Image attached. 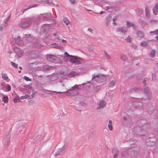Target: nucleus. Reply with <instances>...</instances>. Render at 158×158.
I'll list each match as a JSON object with an SVG mask.
<instances>
[{
  "label": "nucleus",
  "mask_w": 158,
  "mask_h": 158,
  "mask_svg": "<svg viewBox=\"0 0 158 158\" xmlns=\"http://www.w3.org/2000/svg\"><path fill=\"white\" fill-rule=\"evenodd\" d=\"M117 18L118 17H115L114 18H113V21L114 22V21L116 20L117 19Z\"/></svg>",
  "instance_id": "54"
},
{
  "label": "nucleus",
  "mask_w": 158,
  "mask_h": 158,
  "mask_svg": "<svg viewBox=\"0 0 158 158\" xmlns=\"http://www.w3.org/2000/svg\"><path fill=\"white\" fill-rule=\"evenodd\" d=\"M133 23L129 21H127V22L126 25L129 27H132V26H133Z\"/></svg>",
  "instance_id": "29"
},
{
  "label": "nucleus",
  "mask_w": 158,
  "mask_h": 158,
  "mask_svg": "<svg viewBox=\"0 0 158 158\" xmlns=\"http://www.w3.org/2000/svg\"><path fill=\"white\" fill-rule=\"evenodd\" d=\"M64 150V147L63 146L62 148L59 149L54 154V155L55 156H56L58 155H61L62 154V151Z\"/></svg>",
  "instance_id": "15"
},
{
  "label": "nucleus",
  "mask_w": 158,
  "mask_h": 158,
  "mask_svg": "<svg viewBox=\"0 0 158 158\" xmlns=\"http://www.w3.org/2000/svg\"><path fill=\"white\" fill-rule=\"evenodd\" d=\"M80 104L83 106H87V104L84 102H79Z\"/></svg>",
  "instance_id": "43"
},
{
  "label": "nucleus",
  "mask_w": 158,
  "mask_h": 158,
  "mask_svg": "<svg viewBox=\"0 0 158 158\" xmlns=\"http://www.w3.org/2000/svg\"><path fill=\"white\" fill-rule=\"evenodd\" d=\"M43 17H44L46 19H48L50 15L49 14H44L43 15Z\"/></svg>",
  "instance_id": "35"
},
{
  "label": "nucleus",
  "mask_w": 158,
  "mask_h": 158,
  "mask_svg": "<svg viewBox=\"0 0 158 158\" xmlns=\"http://www.w3.org/2000/svg\"><path fill=\"white\" fill-rule=\"evenodd\" d=\"M30 24L31 22L29 21H23L20 23L19 26L20 27L24 28L28 26Z\"/></svg>",
  "instance_id": "8"
},
{
  "label": "nucleus",
  "mask_w": 158,
  "mask_h": 158,
  "mask_svg": "<svg viewBox=\"0 0 158 158\" xmlns=\"http://www.w3.org/2000/svg\"><path fill=\"white\" fill-rule=\"evenodd\" d=\"M116 153L114 154V156L113 158H117L118 157V152L117 151H116Z\"/></svg>",
  "instance_id": "47"
},
{
  "label": "nucleus",
  "mask_w": 158,
  "mask_h": 158,
  "mask_svg": "<svg viewBox=\"0 0 158 158\" xmlns=\"http://www.w3.org/2000/svg\"><path fill=\"white\" fill-rule=\"evenodd\" d=\"M98 105L99 106L97 108V110L102 109L106 106V103L104 101H102L98 103Z\"/></svg>",
  "instance_id": "12"
},
{
  "label": "nucleus",
  "mask_w": 158,
  "mask_h": 158,
  "mask_svg": "<svg viewBox=\"0 0 158 158\" xmlns=\"http://www.w3.org/2000/svg\"><path fill=\"white\" fill-rule=\"evenodd\" d=\"M104 13V11H101L100 13V14H103V13Z\"/></svg>",
  "instance_id": "61"
},
{
  "label": "nucleus",
  "mask_w": 158,
  "mask_h": 158,
  "mask_svg": "<svg viewBox=\"0 0 158 158\" xmlns=\"http://www.w3.org/2000/svg\"><path fill=\"white\" fill-rule=\"evenodd\" d=\"M112 124V121L111 120H109L108 127L109 130L111 131L113 130Z\"/></svg>",
  "instance_id": "19"
},
{
  "label": "nucleus",
  "mask_w": 158,
  "mask_h": 158,
  "mask_svg": "<svg viewBox=\"0 0 158 158\" xmlns=\"http://www.w3.org/2000/svg\"><path fill=\"white\" fill-rule=\"evenodd\" d=\"M136 12L138 15H140L143 12V10L142 9H137L136 10Z\"/></svg>",
  "instance_id": "25"
},
{
  "label": "nucleus",
  "mask_w": 158,
  "mask_h": 158,
  "mask_svg": "<svg viewBox=\"0 0 158 158\" xmlns=\"http://www.w3.org/2000/svg\"><path fill=\"white\" fill-rule=\"evenodd\" d=\"M105 56L108 59H110V55L107 54H106L105 53Z\"/></svg>",
  "instance_id": "49"
},
{
  "label": "nucleus",
  "mask_w": 158,
  "mask_h": 158,
  "mask_svg": "<svg viewBox=\"0 0 158 158\" xmlns=\"http://www.w3.org/2000/svg\"><path fill=\"white\" fill-rule=\"evenodd\" d=\"M101 88V87L99 85H96L95 86V87L94 89V90L95 91H97L100 89Z\"/></svg>",
  "instance_id": "40"
},
{
  "label": "nucleus",
  "mask_w": 158,
  "mask_h": 158,
  "mask_svg": "<svg viewBox=\"0 0 158 158\" xmlns=\"http://www.w3.org/2000/svg\"><path fill=\"white\" fill-rule=\"evenodd\" d=\"M59 88L61 90H65V91H67L65 92L66 93L68 92V90L66 89L65 85L63 83L61 84V85L59 86Z\"/></svg>",
  "instance_id": "18"
},
{
  "label": "nucleus",
  "mask_w": 158,
  "mask_h": 158,
  "mask_svg": "<svg viewBox=\"0 0 158 158\" xmlns=\"http://www.w3.org/2000/svg\"><path fill=\"white\" fill-rule=\"evenodd\" d=\"M148 60L147 59H145V61L147 62Z\"/></svg>",
  "instance_id": "64"
},
{
  "label": "nucleus",
  "mask_w": 158,
  "mask_h": 158,
  "mask_svg": "<svg viewBox=\"0 0 158 158\" xmlns=\"http://www.w3.org/2000/svg\"><path fill=\"white\" fill-rule=\"evenodd\" d=\"M47 93L48 94H53V92L54 93H64L65 91H62V92H60V91H51L49 90H47L46 91Z\"/></svg>",
  "instance_id": "21"
},
{
  "label": "nucleus",
  "mask_w": 158,
  "mask_h": 158,
  "mask_svg": "<svg viewBox=\"0 0 158 158\" xmlns=\"http://www.w3.org/2000/svg\"><path fill=\"white\" fill-rule=\"evenodd\" d=\"M81 85H75L74 86L72 87L71 89L68 90V92H66V94L68 95H77L78 93L77 91L75 90V89H81Z\"/></svg>",
  "instance_id": "1"
},
{
  "label": "nucleus",
  "mask_w": 158,
  "mask_h": 158,
  "mask_svg": "<svg viewBox=\"0 0 158 158\" xmlns=\"http://www.w3.org/2000/svg\"><path fill=\"white\" fill-rule=\"evenodd\" d=\"M141 45L143 47H146L148 44V43L146 41H142L141 43Z\"/></svg>",
  "instance_id": "34"
},
{
  "label": "nucleus",
  "mask_w": 158,
  "mask_h": 158,
  "mask_svg": "<svg viewBox=\"0 0 158 158\" xmlns=\"http://www.w3.org/2000/svg\"><path fill=\"white\" fill-rule=\"evenodd\" d=\"M49 69V67L47 65L44 66L43 67V69L45 71H47Z\"/></svg>",
  "instance_id": "42"
},
{
  "label": "nucleus",
  "mask_w": 158,
  "mask_h": 158,
  "mask_svg": "<svg viewBox=\"0 0 158 158\" xmlns=\"http://www.w3.org/2000/svg\"><path fill=\"white\" fill-rule=\"evenodd\" d=\"M150 23L152 24H154L158 23V20L155 19H152L150 20Z\"/></svg>",
  "instance_id": "32"
},
{
  "label": "nucleus",
  "mask_w": 158,
  "mask_h": 158,
  "mask_svg": "<svg viewBox=\"0 0 158 158\" xmlns=\"http://www.w3.org/2000/svg\"><path fill=\"white\" fill-rule=\"evenodd\" d=\"M133 26H132V27H133V28L134 29H135L136 28V26H135V24H133Z\"/></svg>",
  "instance_id": "58"
},
{
  "label": "nucleus",
  "mask_w": 158,
  "mask_h": 158,
  "mask_svg": "<svg viewBox=\"0 0 158 158\" xmlns=\"http://www.w3.org/2000/svg\"><path fill=\"white\" fill-rule=\"evenodd\" d=\"M144 92L146 93H148V94H150V90L147 87L145 88Z\"/></svg>",
  "instance_id": "41"
},
{
  "label": "nucleus",
  "mask_w": 158,
  "mask_h": 158,
  "mask_svg": "<svg viewBox=\"0 0 158 158\" xmlns=\"http://www.w3.org/2000/svg\"><path fill=\"white\" fill-rule=\"evenodd\" d=\"M10 63H11V65L13 67H14L15 68H18V65L17 64L15 63H14L13 61H11Z\"/></svg>",
  "instance_id": "37"
},
{
  "label": "nucleus",
  "mask_w": 158,
  "mask_h": 158,
  "mask_svg": "<svg viewBox=\"0 0 158 158\" xmlns=\"http://www.w3.org/2000/svg\"><path fill=\"white\" fill-rule=\"evenodd\" d=\"M13 50L15 52L16 56L18 58L22 57L23 53V51L17 47L13 48Z\"/></svg>",
  "instance_id": "7"
},
{
  "label": "nucleus",
  "mask_w": 158,
  "mask_h": 158,
  "mask_svg": "<svg viewBox=\"0 0 158 158\" xmlns=\"http://www.w3.org/2000/svg\"><path fill=\"white\" fill-rule=\"evenodd\" d=\"M8 21V20L7 19H6L5 22H4V24H3L4 25V27H6L7 25V23Z\"/></svg>",
  "instance_id": "44"
},
{
  "label": "nucleus",
  "mask_w": 158,
  "mask_h": 158,
  "mask_svg": "<svg viewBox=\"0 0 158 158\" xmlns=\"http://www.w3.org/2000/svg\"><path fill=\"white\" fill-rule=\"evenodd\" d=\"M20 100V98L16 97L13 99V102L15 103H16L19 102Z\"/></svg>",
  "instance_id": "33"
},
{
  "label": "nucleus",
  "mask_w": 158,
  "mask_h": 158,
  "mask_svg": "<svg viewBox=\"0 0 158 158\" xmlns=\"http://www.w3.org/2000/svg\"><path fill=\"white\" fill-rule=\"evenodd\" d=\"M148 80V79L147 78L144 79L143 80V82L144 84L145 81Z\"/></svg>",
  "instance_id": "60"
},
{
  "label": "nucleus",
  "mask_w": 158,
  "mask_h": 158,
  "mask_svg": "<svg viewBox=\"0 0 158 158\" xmlns=\"http://www.w3.org/2000/svg\"><path fill=\"white\" fill-rule=\"evenodd\" d=\"M137 36L140 38L143 37L144 36L143 33L140 31H138L137 32Z\"/></svg>",
  "instance_id": "22"
},
{
  "label": "nucleus",
  "mask_w": 158,
  "mask_h": 158,
  "mask_svg": "<svg viewBox=\"0 0 158 158\" xmlns=\"http://www.w3.org/2000/svg\"><path fill=\"white\" fill-rule=\"evenodd\" d=\"M2 101L5 103H7L8 101V96H6L5 97H3L2 98Z\"/></svg>",
  "instance_id": "27"
},
{
  "label": "nucleus",
  "mask_w": 158,
  "mask_h": 158,
  "mask_svg": "<svg viewBox=\"0 0 158 158\" xmlns=\"http://www.w3.org/2000/svg\"><path fill=\"white\" fill-rule=\"evenodd\" d=\"M146 16L147 18H149L150 16L149 10L148 7L146 6L145 8Z\"/></svg>",
  "instance_id": "17"
},
{
  "label": "nucleus",
  "mask_w": 158,
  "mask_h": 158,
  "mask_svg": "<svg viewBox=\"0 0 158 158\" xmlns=\"http://www.w3.org/2000/svg\"><path fill=\"white\" fill-rule=\"evenodd\" d=\"M80 59V58L76 56L72 55V56H71V58L69 59V62L74 65L80 64L81 62L79 60Z\"/></svg>",
  "instance_id": "5"
},
{
  "label": "nucleus",
  "mask_w": 158,
  "mask_h": 158,
  "mask_svg": "<svg viewBox=\"0 0 158 158\" xmlns=\"http://www.w3.org/2000/svg\"><path fill=\"white\" fill-rule=\"evenodd\" d=\"M127 29L126 27H118L117 29V31L118 32H121L123 34H125L127 31Z\"/></svg>",
  "instance_id": "10"
},
{
  "label": "nucleus",
  "mask_w": 158,
  "mask_h": 158,
  "mask_svg": "<svg viewBox=\"0 0 158 158\" xmlns=\"http://www.w3.org/2000/svg\"><path fill=\"white\" fill-rule=\"evenodd\" d=\"M72 55H69L67 52H65L64 53V56L63 60L66 62H68L69 61V59L71 58Z\"/></svg>",
  "instance_id": "11"
},
{
  "label": "nucleus",
  "mask_w": 158,
  "mask_h": 158,
  "mask_svg": "<svg viewBox=\"0 0 158 158\" xmlns=\"http://www.w3.org/2000/svg\"><path fill=\"white\" fill-rule=\"evenodd\" d=\"M132 40V38L130 36L128 35L125 39V41L127 42H131Z\"/></svg>",
  "instance_id": "23"
},
{
  "label": "nucleus",
  "mask_w": 158,
  "mask_h": 158,
  "mask_svg": "<svg viewBox=\"0 0 158 158\" xmlns=\"http://www.w3.org/2000/svg\"><path fill=\"white\" fill-rule=\"evenodd\" d=\"M138 108H140L141 107H142L143 106V104L141 102H138Z\"/></svg>",
  "instance_id": "45"
},
{
  "label": "nucleus",
  "mask_w": 158,
  "mask_h": 158,
  "mask_svg": "<svg viewBox=\"0 0 158 158\" xmlns=\"http://www.w3.org/2000/svg\"><path fill=\"white\" fill-rule=\"evenodd\" d=\"M8 53L10 54H11V53H12V52L11 51H8Z\"/></svg>",
  "instance_id": "62"
},
{
  "label": "nucleus",
  "mask_w": 158,
  "mask_h": 158,
  "mask_svg": "<svg viewBox=\"0 0 158 158\" xmlns=\"http://www.w3.org/2000/svg\"><path fill=\"white\" fill-rule=\"evenodd\" d=\"M70 1L72 4H74L75 3V0H69Z\"/></svg>",
  "instance_id": "52"
},
{
  "label": "nucleus",
  "mask_w": 158,
  "mask_h": 158,
  "mask_svg": "<svg viewBox=\"0 0 158 158\" xmlns=\"http://www.w3.org/2000/svg\"><path fill=\"white\" fill-rule=\"evenodd\" d=\"M146 25H147V24L145 22H143V21L142 22V23H141V25L143 27H145L146 26Z\"/></svg>",
  "instance_id": "46"
},
{
  "label": "nucleus",
  "mask_w": 158,
  "mask_h": 158,
  "mask_svg": "<svg viewBox=\"0 0 158 158\" xmlns=\"http://www.w3.org/2000/svg\"><path fill=\"white\" fill-rule=\"evenodd\" d=\"M5 27L3 24H2L0 25V31H2L3 29V27Z\"/></svg>",
  "instance_id": "48"
},
{
  "label": "nucleus",
  "mask_w": 158,
  "mask_h": 158,
  "mask_svg": "<svg viewBox=\"0 0 158 158\" xmlns=\"http://www.w3.org/2000/svg\"><path fill=\"white\" fill-rule=\"evenodd\" d=\"M132 47L134 48H137V46L136 45H134L132 46Z\"/></svg>",
  "instance_id": "59"
},
{
  "label": "nucleus",
  "mask_w": 158,
  "mask_h": 158,
  "mask_svg": "<svg viewBox=\"0 0 158 158\" xmlns=\"http://www.w3.org/2000/svg\"><path fill=\"white\" fill-rule=\"evenodd\" d=\"M113 23L114 24V25H116V22H115V21H114V22L113 21Z\"/></svg>",
  "instance_id": "63"
},
{
  "label": "nucleus",
  "mask_w": 158,
  "mask_h": 158,
  "mask_svg": "<svg viewBox=\"0 0 158 158\" xmlns=\"http://www.w3.org/2000/svg\"><path fill=\"white\" fill-rule=\"evenodd\" d=\"M56 48L58 49H60L62 48V47L56 44Z\"/></svg>",
  "instance_id": "51"
},
{
  "label": "nucleus",
  "mask_w": 158,
  "mask_h": 158,
  "mask_svg": "<svg viewBox=\"0 0 158 158\" xmlns=\"http://www.w3.org/2000/svg\"><path fill=\"white\" fill-rule=\"evenodd\" d=\"M56 44L55 43L52 44V47L54 48H56Z\"/></svg>",
  "instance_id": "50"
},
{
  "label": "nucleus",
  "mask_w": 158,
  "mask_h": 158,
  "mask_svg": "<svg viewBox=\"0 0 158 158\" xmlns=\"http://www.w3.org/2000/svg\"><path fill=\"white\" fill-rule=\"evenodd\" d=\"M0 88L2 90H4L5 89H7L8 91L11 90L10 86L8 84H6V83L1 81H0Z\"/></svg>",
  "instance_id": "6"
},
{
  "label": "nucleus",
  "mask_w": 158,
  "mask_h": 158,
  "mask_svg": "<svg viewBox=\"0 0 158 158\" xmlns=\"http://www.w3.org/2000/svg\"><path fill=\"white\" fill-rule=\"evenodd\" d=\"M155 51L154 50H152L150 53V56L152 57H154L155 56Z\"/></svg>",
  "instance_id": "31"
},
{
  "label": "nucleus",
  "mask_w": 158,
  "mask_h": 158,
  "mask_svg": "<svg viewBox=\"0 0 158 158\" xmlns=\"http://www.w3.org/2000/svg\"><path fill=\"white\" fill-rule=\"evenodd\" d=\"M46 59L49 61L54 63H61L62 60L61 59L57 57L54 55L49 54L46 56Z\"/></svg>",
  "instance_id": "3"
},
{
  "label": "nucleus",
  "mask_w": 158,
  "mask_h": 158,
  "mask_svg": "<svg viewBox=\"0 0 158 158\" xmlns=\"http://www.w3.org/2000/svg\"><path fill=\"white\" fill-rule=\"evenodd\" d=\"M62 42L64 43H67V41L66 40H62Z\"/></svg>",
  "instance_id": "57"
},
{
  "label": "nucleus",
  "mask_w": 158,
  "mask_h": 158,
  "mask_svg": "<svg viewBox=\"0 0 158 158\" xmlns=\"http://www.w3.org/2000/svg\"><path fill=\"white\" fill-rule=\"evenodd\" d=\"M63 21L67 25H68L69 24V21L66 18L64 17V18Z\"/></svg>",
  "instance_id": "28"
},
{
  "label": "nucleus",
  "mask_w": 158,
  "mask_h": 158,
  "mask_svg": "<svg viewBox=\"0 0 158 158\" xmlns=\"http://www.w3.org/2000/svg\"><path fill=\"white\" fill-rule=\"evenodd\" d=\"M153 13L154 15H156L158 12V3H156L155 6L152 9Z\"/></svg>",
  "instance_id": "16"
},
{
  "label": "nucleus",
  "mask_w": 158,
  "mask_h": 158,
  "mask_svg": "<svg viewBox=\"0 0 158 158\" xmlns=\"http://www.w3.org/2000/svg\"><path fill=\"white\" fill-rule=\"evenodd\" d=\"M152 33L155 34L156 35H158V29H156L155 31H150V33L151 34Z\"/></svg>",
  "instance_id": "36"
},
{
  "label": "nucleus",
  "mask_w": 158,
  "mask_h": 158,
  "mask_svg": "<svg viewBox=\"0 0 158 158\" xmlns=\"http://www.w3.org/2000/svg\"><path fill=\"white\" fill-rule=\"evenodd\" d=\"M10 137L8 135L4 139L3 141V144L5 146H7L9 145L10 143Z\"/></svg>",
  "instance_id": "13"
},
{
  "label": "nucleus",
  "mask_w": 158,
  "mask_h": 158,
  "mask_svg": "<svg viewBox=\"0 0 158 158\" xmlns=\"http://www.w3.org/2000/svg\"><path fill=\"white\" fill-rule=\"evenodd\" d=\"M16 43L19 46H22L23 45V42L21 39L20 36H18L15 38Z\"/></svg>",
  "instance_id": "9"
},
{
  "label": "nucleus",
  "mask_w": 158,
  "mask_h": 158,
  "mask_svg": "<svg viewBox=\"0 0 158 158\" xmlns=\"http://www.w3.org/2000/svg\"><path fill=\"white\" fill-rule=\"evenodd\" d=\"M88 31L90 32L91 33H92V30L90 28H89L88 29Z\"/></svg>",
  "instance_id": "53"
},
{
  "label": "nucleus",
  "mask_w": 158,
  "mask_h": 158,
  "mask_svg": "<svg viewBox=\"0 0 158 158\" xmlns=\"http://www.w3.org/2000/svg\"><path fill=\"white\" fill-rule=\"evenodd\" d=\"M89 49L91 51H93V48L92 47H89Z\"/></svg>",
  "instance_id": "55"
},
{
  "label": "nucleus",
  "mask_w": 158,
  "mask_h": 158,
  "mask_svg": "<svg viewBox=\"0 0 158 158\" xmlns=\"http://www.w3.org/2000/svg\"><path fill=\"white\" fill-rule=\"evenodd\" d=\"M79 74V73L74 71H71L69 73L67 71H65L63 73V74L64 76V77L63 78L64 79H67L68 78L73 77L77 76Z\"/></svg>",
  "instance_id": "4"
},
{
  "label": "nucleus",
  "mask_w": 158,
  "mask_h": 158,
  "mask_svg": "<svg viewBox=\"0 0 158 158\" xmlns=\"http://www.w3.org/2000/svg\"><path fill=\"white\" fill-rule=\"evenodd\" d=\"M121 59L123 61H126L127 60V57L125 55L121 54L120 56Z\"/></svg>",
  "instance_id": "24"
},
{
  "label": "nucleus",
  "mask_w": 158,
  "mask_h": 158,
  "mask_svg": "<svg viewBox=\"0 0 158 158\" xmlns=\"http://www.w3.org/2000/svg\"><path fill=\"white\" fill-rule=\"evenodd\" d=\"M38 6V5L36 4H32V5H30L29 6H28V8H27V9H25L24 10V11H26L27 10L29 9H31V8H33V7H36Z\"/></svg>",
  "instance_id": "26"
},
{
  "label": "nucleus",
  "mask_w": 158,
  "mask_h": 158,
  "mask_svg": "<svg viewBox=\"0 0 158 158\" xmlns=\"http://www.w3.org/2000/svg\"><path fill=\"white\" fill-rule=\"evenodd\" d=\"M23 79L25 80L26 81H31V79H30L29 77L26 76H24L23 77Z\"/></svg>",
  "instance_id": "39"
},
{
  "label": "nucleus",
  "mask_w": 158,
  "mask_h": 158,
  "mask_svg": "<svg viewBox=\"0 0 158 158\" xmlns=\"http://www.w3.org/2000/svg\"><path fill=\"white\" fill-rule=\"evenodd\" d=\"M2 79L5 81L7 80L8 78V77L6 74H2Z\"/></svg>",
  "instance_id": "30"
},
{
  "label": "nucleus",
  "mask_w": 158,
  "mask_h": 158,
  "mask_svg": "<svg viewBox=\"0 0 158 158\" xmlns=\"http://www.w3.org/2000/svg\"><path fill=\"white\" fill-rule=\"evenodd\" d=\"M116 83V81L115 80L111 81L108 84L109 86L110 87H112L115 86Z\"/></svg>",
  "instance_id": "20"
},
{
  "label": "nucleus",
  "mask_w": 158,
  "mask_h": 158,
  "mask_svg": "<svg viewBox=\"0 0 158 158\" xmlns=\"http://www.w3.org/2000/svg\"><path fill=\"white\" fill-rule=\"evenodd\" d=\"M29 97H30L28 94H26L24 96H22L20 98L22 99H23L25 98H29Z\"/></svg>",
  "instance_id": "38"
},
{
  "label": "nucleus",
  "mask_w": 158,
  "mask_h": 158,
  "mask_svg": "<svg viewBox=\"0 0 158 158\" xmlns=\"http://www.w3.org/2000/svg\"><path fill=\"white\" fill-rule=\"evenodd\" d=\"M35 93H34V92L32 93V94L31 95V96H32V97H34V96L35 95Z\"/></svg>",
  "instance_id": "56"
},
{
  "label": "nucleus",
  "mask_w": 158,
  "mask_h": 158,
  "mask_svg": "<svg viewBox=\"0 0 158 158\" xmlns=\"http://www.w3.org/2000/svg\"><path fill=\"white\" fill-rule=\"evenodd\" d=\"M106 76L103 74H99L95 76L93 75L92 79H93L97 82L99 83H102L105 81Z\"/></svg>",
  "instance_id": "2"
},
{
  "label": "nucleus",
  "mask_w": 158,
  "mask_h": 158,
  "mask_svg": "<svg viewBox=\"0 0 158 158\" xmlns=\"http://www.w3.org/2000/svg\"><path fill=\"white\" fill-rule=\"evenodd\" d=\"M40 19V17L38 16L36 17H30L29 18V20L33 23H35L38 22Z\"/></svg>",
  "instance_id": "14"
}]
</instances>
